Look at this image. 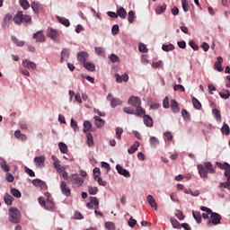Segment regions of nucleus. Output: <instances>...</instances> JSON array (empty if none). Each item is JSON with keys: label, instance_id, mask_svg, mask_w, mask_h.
I'll return each mask as SVG.
<instances>
[{"label": "nucleus", "instance_id": "1", "mask_svg": "<svg viewBox=\"0 0 230 230\" xmlns=\"http://www.w3.org/2000/svg\"><path fill=\"white\" fill-rule=\"evenodd\" d=\"M201 211H204L205 213H208L210 215V218L207 221L208 227H213V226H218L220 222L222 221V216L217 212H213L211 208L208 207H200Z\"/></svg>", "mask_w": 230, "mask_h": 230}, {"label": "nucleus", "instance_id": "2", "mask_svg": "<svg viewBox=\"0 0 230 230\" xmlns=\"http://www.w3.org/2000/svg\"><path fill=\"white\" fill-rule=\"evenodd\" d=\"M197 168L201 179H208V173H215L213 164L210 162H206L204 164H198Z\"/></svg>", "mask_w": 230, "mask_h": 230}, {"label": "nucleus", "instance_id": "3", "mask_svg": "<svg viewBox=\"0 0 230 230\" xmlns=\"http://www.w3.org/2000/svg\"><path fill=\"white\" fill-rule=\"evenodd\" d=\"M9 222H12V224H19L21 222V211L17 208L9 209Z\"/></svg>", "mask_w": 230, "mask_h": 230}, {"label": "nucleus", "instance_id": "4", "mask_svg": "<svg viewBox=\"0 0 230 230\" xmlns=\"http://www.w3.org/2000/svg\"><path fill=\"white\" fill-rule=\"evenodd\" d=\"M225 177H226V182H220L218 185L219 190L221 191H224V190H230V167L226 170H225Z\"/></svg>", "mask_w": 230, "mask_h": 230}, {"label": "nucleus", "instance_id": "5", "mask_svg": "<svg viewBox=\"0 0 230 230\" xmlns=\"http://www.w3.org/2000/svg\"><path fill=\"white\" fill-rule=\"evenodd\" d=\"M69 181L73 184H75V186H78V188L84 184V179H82L78 174H71L69 176Z\"/></svg>", "mask_w": 230, "mask_h": 230}, {"label": "nucleus", "instance_id": "6", "mask_svg": "<svg viewBox=\"0 0 230 230\" xmlns=\"http://www.w3.org/2000/svg\"><path fill=\"white\" fill-rule=\"evenodd\" d=\"M33 39L36 42H46V36L43 31H39L33 34Z\"/></svg>", "mask_w": 230, "mask_h": 230}, {"label": "nucleus", "instance_id": "7", "mask_svg": "<svg viewBox=\"0 0 230 230\" xmlns=\"http://www.w3.org/2000/svg\"><path fill=\"white\" fill-rule=\"evenodd\" d=\"M33 186L36 188H40V190H48V185L46 184V181L40 180V179H35L32 181Z\"/></svg>", "mask_w": 230, "mask_h": 230}, {"label": "nucleus", "instance_id": "8", "mask_svg": "<svg viewBox=\"0 0 230 230\" xmlns=\"http://www.w3.org/2000/svg\"><path fill=\"white\" fill-rule=\"evenodd\" d=\"M128 105H131L132 107L137 108L139 105H141V99L137 96H131L128 101Z\"/></svg>", "mask_w": 230, "mask_h": 230}, {"label": "nucleus", "instance_id": "9", "mask_svg": "<svg viewBox=\"0 0 230 230\" xmlns=\"http://www.w3.org/2000/svg\"><path fill=\"white\" fill-rule=\"evenodd\" d=\"M60 190L65 197H71V189L67 188L66 181H61Z\"/></svg>", "mask_w": 230, "mask_h": 230}, {"label": "nucleus", "instance_id": "10", "mask_svg": "<svg viewBox=\"0 0 230 230\" xmlns=\"http://www.w3.org/2000/svg\"><path fill=\"white\" fill-rule=\"evenodd\" d=\"M224 62V58L222 57H217V61L214 65V69H217V71L222 72L224 71V67H222V63Z\"/></svg>", "mask_w": 230, "mask_h": 230}, {"label": "nucleus", "instance_id": "11", "mask_svg": "<svg viewBox=\"0 0 230 230\" xmlns=\"http://www.w3.org/2000/svg\"><path fill=\"white\" fill-rule=\"evenodd\" d=\"M116 170L118 172V173H119V175H123V177H130V172L128 171H127L126 169L122 168L121 165L117 164L116 165Z\"/></svg>", "mask_w": 230, "mask_h": 230}, {"label": "nucleus", "instance_id": "12", "mask_svg": "<svg viewBox=\"0 0 230 230\" xmlns=\"http://www.w3.org/2000/svg\"><path fill=\"white\" fill-rule=\"evenodd\" d=\"M87 58H89V53L85 51H81L77 54V60L83 64L86 62Z\"/></svg>", "mask_w": 230, "mask_h": 230}, {"label": "nucleus", "instance_id": "13", "mask_svg": "<svg viewBox=\"0 0 230 230\" xmlns=\"http://www.w3.org/2000/svg\"><path fill=\"white\" fill-rule=\"evenodd\" d=\"M22 64L23 67H26V69H37V65L28 59L23 60Z\"/></svg>", "mask_w": 230, "mask_h": 230}, {"label": "nucleus", "instance_id": "14", "mask_svg": "<svg viewBox=\"0 0 230 230\" xmlns=\"http://www.w3.org/2000/svg\"><path fill=\"white\" fill-rule=\"evenodd\" d=\"M143 119L146 127H154V119H152V117L149 115H144Z\"/></svg>", "mask_w": 230, "mask_h": 230}, {"label": "nucleus", "instance_id": "15", "mask_svg": "<svg viewBox=\"0 0 230 230\" xmlns=\"http://www.w3.org/2000/svg\"><path fill=\"white\" fill-rule=\"evenodd\" d=\"M58 31H57V30L54 29H49L48 31V37H49V39H51L52 40H56V39H58Z\"/></svg>", "mask_w": 230, "mask_h": 230}, {"label": "nucleus", "instance_id": "16", "mask_svg": "<svg viewBox=\"0 0 230 230\" xmlns=\"http://www.w3.org/2000/svg\"><path fill=\"white\" fill-rule=\"evenodd\" d=\"M13 22L15 24L21 25L22 24V11L18 12L14 17Z\"/></svg>", "mask_w": 230, "mask_h": 230}, {"label": "nucleus", "instance_id": "17", "mask_svg": "<svg viewBox=\"0 0 230 230\" xmlns=\"http://www.w3.org/2000/svg\"><path fill=\"white\" fill-rule=\"evenodd\" d=\"M115 78L118 84H121V82H128V75L127 74L123 75H119V74H116Z\"/></svg>", "mask_w": 230, "mask_h": 230}, {"label": "nucleus", "instance_id": "18", "mask_svg": "<svg viewBox=\"0 0 230 230\" xmlns=\"http://www.w3.org/2000/svg\"><path fill=\"white\" fill-rule=\"evenodd\" d=\"M171 109L174 114H177V112L181 111V109L179 108V102L175 100L171 101Z\"/></svg>", "mask_w": 230, "mask_h": 230}, {"label": "nucleus", "instance_id": "19", "mask_svg": "<svg viewBox=\"0 0 230 230\" xmlns=\"http://www.w3.org/2000/svg\"><path fill=\"white\" fill-rule=\"evenodd\" d=\"M135 116H138V118H144V116H146L145 109H143L141 105L137 106Z\"/></svg>", "mask_w": 230, "mask_h": 230}, {"label": "nucleus", "instance_id": "20", "mask_svg": "<svg viewBox=\"0 0 230 230\" xmlns=\"http://www.w3.org/2000/svg\"><path fill=\"white\" fill-rule=\"evenodd\" d=\"M147 202L151 208H155V210H157V203L155 202V199H154V196L148 195L147 196Z\"/></svg>", "mask_w": 230, "mask_h": 230}, {"label": "nucleus", "instance_id": "21", "mask_svg": "<svg viewBox=\"0 0 230 230\" xmlns=\"http://www.w3.org/2000/svg\"><path fill=\"white\" fill-rule=\"evenodd\" d=\"M192 217L196 220L197 224H200L202 222V215L199 211H192Z\"/></svg>", "mask_w": 230, "mask_h": 230}, {"label": "nucleus", "instance_id": "22", "mask_svg": "<svg viewBox=\"0 0 230 230\" xmlns=\"http://www.w3.org/2000/svg\"><path fill=\"white\" fill-rule=\"evenodd\" d=\"M45 209L48 211H54L55 210V202L51 199H47Z\"/></svg>", "mask_w": 230, "mask_h": 230}, {"label": "nucleus", "instance_id": "23", "mask_svg": "<svg viewBox=\"0 0 230 230\" xmlns=\"http://www.w3.org/2000/svg\"><path fill=\"white\" fill-rule=\"evenodd\" d=\"M117 17H120V19L127 18V11L125 10V8L120 7L117 10Z\"/></svg>", "mask_w": 230, "mask_h": 230}, {"label": "nucleus", "instance_id": "24", "mask_svg": "<svg viewBox=\"0 0 230 230\" xmlns=\"http://www.w3.org/2000/svg\"><path fill=\"white\" fill-rule=\"evenodd\" d=\"M94 119H95V125H96L97 128H102V127H103V125H105V121L102 118L95 116Z\"/></svg>", "mask_w": 230, "mask_h": 230}, {"label": "nucleus", "instance_id": "25", "mask_svg": "<svg viewBox=\"0 0 230 230\" xmlns=\"http://www.w3.org/2000/svg\"><path fill=\"white\" fill-rule=\"evenodd\" d=\"M4 200L7 206H12V203L13 202V197L12 195L5 193L4 197Z\"/></svg>", "mask_w": 230, "mask_h": 230}, {"label": "nucleus", "instance_id": "26", "mask_svg": "<svg viewBox=\"0 0 230 230\" xmlns=\"http://www.w3.org/2000/svg\"><path fill=\"white\" fill-rule=\"evenodd\" d=\"M66 58H69V49H63V50L61 52L60 62H64L65 60H66Z\"/></svg>", "mask_w": 230, "mask_h": 230}, {"label": "nucleus", "instance_id": "27", "mask_svg": "<svg viewBox=\"0 0 230 230\" xmlns=\"http://www.w3.org/2000/svg\"><path fill=\"white\" fill-rule=\"evenodd\" d=\"M192 104L194 109H197L198 111H200L202 109V103H200V102L198 101V99L195 97H192Z\"/></svg>", "mask_w": 230, "mask_h": 230}, {"label": "nucleus", "instance_id": "28", "mask_svg": "<svg viewBox=\"0 0 230 230\" xmlns=\"http://www.w3.org/2000/svg\"><path fill=\"white\" fill-rule=\"evenodd\" d=\"M90 202L93 204L94 209H100V201H98V198L96 197H91Z\"/></svg>", "mask_w": 230, "mask_h": 230}, {"label": "nucleus", "instance_id": "29", "mask_svg": "<svg viewBox=\"0 0 230 230\" xmlns=\"http://www.w3.org/2000/svg\"><path fill=\"white\" fill-rule=\"evenodd\" d=\"M86 137H87L86 144L88 145V146H93L94 139L93 137V134L87 133Z\"/></svg>", "mask_w": 230, "mask_h": 230}, {"label": "nucleus", "instance_id": "30", "mask_svg": "<svg viewBox=\"0 0 230 230\" xmlns=\"http://www.w3.org/2000/svg\"><path fill=\"white\" fill-rule=\"evenodd\" d=\"M219 96L223 98V100H229L230 98V92L229 90H223L219 93Z\"/></svg>", "mask_w": 230, "mask_h": 230}, {"label": "nucleus", "instance_id": "31", "mask_svg": "<svg viewBox=\"0 0 230 230\" xmlns=\"http://www.w3.org/2000/svg\"><path fill=\"white\" fill-rule=\"evenodd\" d=\"M54 168L57 170L58 173H60V172H64L65 169V167H62V165L60 164L59 160H56V162H54Z\"/></svg>", "mask_w": 230, "mask_h": 230}, {"label": "nucleus", "instance_id": "32", "mask_svg": "<svg viewBox=\"0 0 230 230\" xmlns=\"http://www.w3.org/2000/svg\"><path fill=\"white\" fill-rule=\"evenodd\" d=\"M83 64H84V67H85V69H87V71L93 72V71H94V69H96V66L93 63L85 62Z\"/></svg>", "mask_w": 230, "mask_h": 230}, {"label": "nucleus", "instance_id": "33", "mask_svg": "<svg viewBox=\"0 0 230 230\" xmlns=\"http://www.w3.org/2000/svg\"><path fill=\"white\" fill-rule=\"evenodd\" d=\"M58 22H60V24H63L64 26H66V27L70 26L69 20H67L66 18L58 16Z\"/></svg>", "mask_w": 230, "mask_h": 230}, {"label": "nucleus", "instance_id": "34", "mask_svg": "<svg viewBox=\"0 0 230 230\" xmlns=\"http://www.w3.org/2000/svg\"><path fill=\"white\" fill-rule=\"evenodd\" d=\"M11 40L13 42V44L18 46V48H22V46H24V41H19V40L15 36H12Z\"/></svg>", "mask_w": 230, "mask_h": 230}, {"label": "nucleus", "instance_id": "35", "mask_svg": "<svg viewBox=\"0 0 230 230\" xmlns=\"http://www.w3.org/2000/svg\"><path fill=\"white\" fill-rule=\"evenodd\" d=\"M44 156H36L34 158V163L36 164V166H40L41 164H44Z\"/></svg>", "mask_w": 230, "mask_h": 230}, {"label": "nucleus", "instance_id": "36", "mask_svg": "<svg viewBox=\"0 0 230 230\" xmlns=\"http://www.w3.org/2000/svg\"><path fill=\"white\" fill-rule=\"evenodd\" d=\"M22 22H25L26 24H31V17L28 14L22 13Z\"/></svg>", "mask_w": 230, "mask_h": 230}, {"label": "nucleus", "instance_id": "37", "mask_svg": "<svg viewBox=\"0 0 230 230\" xmlns=\"http://www.w3.org/2000/svg\"><path fill=\"white\" fill-rule=\"evenodd\" d=\"M221 132L222 134H224L225 136H229L230 134V128L229 125L227 124H224L223 127L221 128Z\"/></svg>", "mask_w": 230, "mask_h": 230}, {"label": "nucleus", "instance_id": "38", "mask_svg": "<svg viewBox=\"0 0 230 230\" xmlns=\"http://www.w3.org/2000/svg\"><path fill=\"white\" fill-rule=\"evenodd\" d=\"M121 103H123V102H121V100H119L118 98H114V99H111V107H112L114 109V107H118V105H121Z\"/></svg>", "mask_w": 230, "mask_h": 230}, {"label": "nucleus", "instance_id": "39", "mask_svg": "<svg viewBox=\"0 0 230 230\" xmlns=\"http://www.w3.org/2000/svg\"><path fill=\"white\" fill-rule=\"evenodd\" d=\"M11 194L13 197H15L16 199H21V191L15 188H11Z\"/></svg>", "mask_w": 230, "mask_h": 230}, {"label": "nucleus", "instance_id": "40", "mask_svg": "<svg viewBox=\"0 0 230 230\" xmlns=\"http://www.w3.org/2000/svg\"><path fill=\"white\" fill-rule=\"evenodd\" d=\"M171 224L174 229H181V223L174 217H171Z\"/></svg>", "mask_w": 230, "mask_h": 230}, {"label": "nucleus", "instance_id": "41", "mask_svg": "<svg viewBox=\"0 0 230 230\" xmlns=\"http://www.w3.org/2000/svg\"><path fill=\"white\" fill-rule=\"evenodd\" d=\"M181 116L185 121H190L191 117L190 116V113L186 110L181 111Z\"/></svg>", "mask_w": 230, "mask_h": 230}, {"label": "nucleus", "instance_id": "42", "mask_svg": "<svg viewBox=\"0 0 230 230\" xmlns=\"http://www.w3.org/2000/svg\"><path fill=\"white\" fill-rule=\"evenodd\" d=\"M58 146L61 154H67V145H66L64 142H60Z\"/></svg>", "mask_w": 230, "mask_h": 230}, {"label": "nucleus", "instance_id": "43", "mask_svg": "<svg viewBox=\"0 0 230 230\" xmlns=\"http://www.w3.org/2000/svg\"><path fill=\"white\" fill-rule=\"evenodd\" d=\"M0 166L2 168V170L5 172H10V166L8 165V164L3 160L1 163H0Z\"/></svg>", "mask_w": 230, "mask_h": 230}, {"label": "nucleus", "instance_id": "44", "mask_svg": "<svg viewBox=\"0 0 230 230\" xmlns=\"http://www.w3.org/2000/svg\"><path fill=\"white\" fill-rule=\"evenodd\" d=\"M20 6H22V8H23V10H28V8H30V3L28 2V0H20Z\"/></svg>", "mask_w": 230, "mask_h": 230}, {"label": "nucleus", "instance_id": "45", "mask_svg": "<svg viewBox=\"0 0 230 230\" xmlns=\"http://www.w3.org/2000/svg\"><path fill=\"white\" fill-rule=\"evenodd\" d=\"M92 127L93 125L91 124V122L88 120H85L84 122V132L86 134V132H89V130H91Z\"/></svg>", "mask_w": 230, "mask_h": 230}, {"label": "nucleus", "instance_id": "46", "mask_svg": "<svg viewBox=\"0 0 230 230\" xmlns=\"http://www.w3.org/2000/svg\"><path fill=\"white\" fill-rule=\"evenodd\" d=\"M181 6L183 12H190V3H188V0H181Z\"/></svg>", "mask_w": 230, "mask_h": 230}, {"label": "nucleus", "instance_id": "47", "mask_svg": "<svg viewBox=\"0 0 230 230\" xmlns=\"http://www.w3.org/2000/svg\"><path fill=\"white\" fill-rule=\"evenodd\" d=\"M139 146L138 142H137V144L133 145L128 150V153L132 155V154H136V152H137V147Z\"/></svg>", "mask_w": 230, "mask_h": 230}, {"label": "nucleus", "instance_id": "48", "mask_svg": "<svg viewBox=\"0 0 230 230\" xmlns=\"http://www.w3.org/2000/svg\"><path fill=\"white\" fill-rule=\"evenodd\" d=\"M162 49L164 51H173V49H175V47L173 46V44L163 45Z\"/></svg>", "mask_w": 230, "mask_h": 230}, {"label": "nucleus", "instance_id": "49", "mask_svg": "<svg viewBox=\"0 0 230 230\" xmlns=\"http://www.w3.org/2000/svg\"><path fill=\"white\" fill-rule=\"evenodd\" d=\"M149 141H150L151 146L155 147L157 146V145H159V139H157V137H151Z\"/></svg>", "mask_w": 230, "mask_h": 230}, {"label": "nucleus", "instance_id": "50", "mask_svg": "<svg viewBox=\"0 0 230 230\" xmlns=\"http://www.w3.org/2000/svg\"><path fill=\"white\" fill-rule=\"evenodd\" d=\"M156 13H164L166 12V4H164L163 5H159L156 10Z\"/></svg>", "mask_w": 230, "mask_h": 230}, {"label": "nucleus", "instance_id": "51", "mask_svg": "<svg viewBox=\"0 0 230 230\" xmlns=\"http://www.w3.org/2000/svg\"><path fill=\"white\" fill-rule=\"evenodd\" d=\"M95 53L99 55V57H104L105 51L103 50V48L102 47H95Z\"/></svg>", "mask_w": 230, "mask_h": 230}, {"label": "nucleus", "instance_id": "52", "mask_svg": "<svg viewBox=\"0 0 230 230\" xmlns=\"http://www.w3.org/2000/svg\"><path fill=\"white\" fill-rule=\"evenodd\" d=\"M70 126L74 128L75 132H78V123L75 119H71Z\"/></svg>", "mask_w": 230, "mask_h": 230}, {"label": "nucleus", "instance_id": "53", "mask_svg": "<svg viewBox=\"0 0 230 230\" xmlns=\"http://www.w3.org/2000/svg\"><path fill=\"white\" fill-rule=\"evenodd\" d=\"M217 166L218 168H220L221 170H228L230 168V164H227L226 162L224 163V164H220V163H217Z\"/></svg>", "mask_w": 230, "mask_h": 230}, {"label": "nucleus", "instance_id": "54", "mask_svg": "<svg viewBox=\"0 0 230 230\" xmlns=\"http://www.w3.org/2000/svg\"><path fill=\"white\" fill-rule=\"evenodd\" d=\"M31 6V9L33 10L34 13H39V8H40L39 3L32 2Z\"/></svg>", "mask_w": 230, "mask_h": 230}, {"label": "nucleus", "instance_id": "55", "mask_svg": "<svg viewBox=\"0 0 230 230\" xmlns=\"http://www.w3.org/2000/svg\"><path fill=\"white\" fill-rule=\"evenodd\" d=\"M115 131L117 139H121V134H123V128L118 127L116 128Z\"/></svg>", "mask_w": 230, "mask_h": 230}, {"label": "nucleus", "instance_id": "56", "mask_svg": "<svg viewBox=\"0 0 230 230\" xmlns=\"http://www.w3.org/2000/svg\"><path fill=\"white\" fill-rule=\"evenodd\" d=\"M105 227H106V229H109V230H114V229H116V225H114V223H112V222H106Z\"/></svg>", "mask_w": 230, "mask_h": 230}, {"label": "nucleus", "instance_id": "57", "mask_svg": "<svg viewBox=\"0 0 230 230\" xmlns=\"http://www.w3.org/2000/svg\"><path fill=\"white\" fill-rule=\"evenodd\" d=\"M101 171H100V168H98V167H95L94 169H93V178H94V181H96V179H98V177H100V175H101Z\"/></svg>", "mask_w": 230, "mask_h": 230}, {"label": "nucleus", "instance_id": "58", "mask_svg": "<svg viewBox=\"0 0 230 230\" xmlns=\"http://www.w3.org/2000/svg\"><path fill=\"white\" fill-rule=\"evenodd\" d=\"M111 33L112 35H118V33H119V26L118 24L112 26Z\"/></svg>", "mask_w": 230, "mask_h": 230}, {"label": "nucleus", "instance_id": "59", "mask_svg": "<svg viewBox=\"0 0 230 230\" xmlns=\"http://www.w3.org/2000/svg\"><path fill=\"white\" fill-rule=\"evenodd\" d=\"M138 51H140V53H146L148 51V49H146V45L140 43L138 46Z\"/></svg>", "mask_w": 230, "mask_h": 230}, {"label": "nucleus", "instance_id": "60", "mask_svg": "<svg viewBox=\"0 0 230 230\" xmlns=\"http://www.w3.org/2000/svg\"><path fill=\"white\" fill-rule=\"evenodd\" d=\"M152 67L154 69H157L159 67H163V61L162 60H159L158 62H153L152 63Z\"/></svg>", "mask_w": 230, "mask_h": 230}, {"label": "nucleus", "instance_id": "61", "mask_svg": "<svg viewBox=\"0 0 230 230\" xmlns=\"http://www.w3.org/2000/svg\"><path fill=\"white\" fill-rule=\"evenodd\" d=\"M88 192L90 195H96V193H98V188L97 187H89Z\"/></svg>", "mask_w": 230, "mask_h": 230}, {"label": "nucleus", "instance_id": "62", "mask_svg": "<svg viewBox=\"0 0 230 230\" xmlns=\"http://www.w3.org/2000/svg\"><path fill=\"white\" fill-rule=\"evenodd\" d=\"M24 172H25V173H28V175L30 177H35V172H33V170H31L28 167H24Z\"/></svg>", "mask_w": 230, "mask_h": 230}, {"label": "nucleus", "instance_id": "63", "mask_svg": "<svg viewBox=\"0 0 230 230\" xmlns=\"http://www.w3.org/2000/svg\"><path fill=\"white\" fill-rule=\"evenodd\" d=\"M175 217H177L179 220H184V214L181 210H176Z\"/></svg>", "mask_w": 230, "mask_h": 230}, {"label": "nucleus", "instance_id": "64", "mask_svg": "<svg viewBox=\"0 0 230 230\" xmlns=\"http://www.w3.org/2000/svg\"><path fill=\"white\" fill-rule=\"evenodd\" d=\"M123 111L126 112V114H136V112H134V109L130 107H125Z\"/></svg>", "mask_w": 230, "mask_h": 230}]
</instances>
